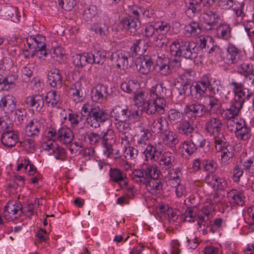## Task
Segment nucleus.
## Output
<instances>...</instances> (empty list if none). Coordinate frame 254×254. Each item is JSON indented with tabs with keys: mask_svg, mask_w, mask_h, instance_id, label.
<instances>
[{
	"mask_svg": "<svg viewBox=\"0 0 254 254\" xmlns=\"http://www.w3.org/2000/svg\"><path fill=\"white\" fill-rule=\"evenodd\" d=\"M164 91V88L161 83L151 87L150 90L151 99L143 107L144 111L147 114L153 115L156 113L163 114L165 113L166 103L163 97Z\"/></svg>",
	"mask_w": 254,
	"mask_h": 254,
	"instance_id": "nucleus-1",
	"label": "nucleus"
},
{
	"mask_svg": "<svg viewBox=\"0 0 254 254\" xmlns=\"http://www.w3.org/2000/svg\"><path fill=\"white\" fill-rule=\"evenodd\" d=\"M180 65V61L179 59H175L170 61L168 58L162 55L158 56L155 67L158 73L163 75H167L172 72L173 67Z\"/></svg>",
	"mask_w": 254,
	"mask_h": 254,
	"instance_id": "nucleus-2",
	"label": "nucleus"
},
{
	"mask_svg": "<svg viewBox=\"0 0 254 254\" xmlns=\"http://www.w3.org/2000/svg\"><path fill=\"white\" fill-rule=\"evenodd\" d=\"M205 130L209 135L213 136L214 143L218 141L223 142L225 139L221 132L222 123L217 118L209 119L205 124Z\"/></svg>",
	"mask_w": 254,
	"mask_h": 254,
	"instance_id": "nucleus-3",
	"label": "nucleus"
},
{
	"mask_svg": "<svg viewBox=\"0 0 254 254\" xmlns=\"http://www.w3.org/2000/svg\"><path fill=\"white\" fill-rule=\"evenodd\" d=\"M156 36L154 37L153 43L158 47H162L167 43L165 35L170 31L171 26L167 22L158 21L154 23Z\"/></svg>",
	"mask_w": 254,
	"mask_h": 254,
	"instance_id": "nucleus-4",
	"label": "nucleus"
},
{
	"mask_svg": "<svg viewBox=\"0 0 254 254\" xmlns=\"http://www.w3.org/2000/svg\"><path fill=\"white\" fill-rule=\"evenodd\" d=\"M48 137L51 140H58L63 144H67L72 142L74 135L72 130L68 127H61L57 131L53 128L48 132Z\"/></svg>",
	"mask_w": 254,
	"mask_h": 254,
	"instance_id": "nucleus-5",
	"label": "nucleus"
},
{
	"mask_svg": "<svg viewBox=\"0 0 254 254\" xmlns=\"http://www.w3.org/2000/svg\"><path fill=\"white\" fill-rule=\"evenodd\" d=\"M205 143V141L202 135L198 132H195L190 135V141L187 140L183 142L181 144L180 147L184 154L186 153L187 155H190L196 149L195 143L203 147Z\"/></svg>",
	"mask_w": 254,
	"mask_h": 254,
	"instance_id": "nucleus-6",
	"label": "nucleus"
},
{
	"mask_svg": "<svg viewBox=\"0 0 254 254\" xmlns=\"http://www.w3.org/2000/svg\"><path fill=\"white\" fill-rule=\"evenodd\" d=\"M214 144L216 151L221 152V163L224 165L230 164L232 161L234 154L232 147L226 144L225 139L223 140V142L218 141Z\"/></svg>",
	"mask_w": 254,
	"mask_h": 254,
	"instance_id": "nucleus-7",
	"label": "nucleus"
},
{
	"mask_svg": "<svg viewBox=\"0 0 254 254\" xmlns=\"http://www.w3.org/2000/svg\"><path fill=\"white\" fill-rule=\"evenodd\" d=\"M23 212L21 204L19 202L9 201L4 207L3 216L7 220H14Z\"/></svg>",
	"mask_w": 254,
	"mask_h": 254,
	"instance_id": "nucleus-8",
	"label": "nucleus"
},
{
	"mask_svg": "<svg viewBox=\"0 0 254 254\" xmlns=\"http://www.w3.org/2000/svg\"><path fill=\"white\" fill-rule=\"evenodd\" d=\"M129 56L128 52L119 50L112 53L111 60L118 69L125 70L129 66L128 58Z\"/></svg>",
	"mask_w": 254,
	"mask_h": 254,
	"instance_id": "nucleus-9",
	"label": "nucleus"
},
{
	"mask_svg": "<svg viewBox=\"0 0 254 254\" xmlns=\"http://www.w3.org/2000/svg\"><path fill=\"white\" fill-rule=\"evenodd\" d=\"M240 52L232 44H228L226 52L221 54V58L226 64H232L237 63L240 60Z\"/></svg>",
	"mask_w": 254,
	"mask_h": 254,
	"instance_id": "nucleus-10",
	"label": "nucleus"
},
{
	"mask_svg": "<svg viewBox=\"0 0 254 254\" xmlns=\"http://www.w3.org/2000/svg\"><path fill=\"white\" fill-rule=\"evenodd\" d=\"M43 148L49 154H53L57 159H63L64 158L65 150L54 140H49L45 142L43 145Z\"/></svg>",
	"mask_w": 254,
	"mask_h": 254,
	"instance_id": "nucleus-11",
	"label": "nucleus"
},
{
	"mask_svg": "<svg viewBox=\"0 0 254 254\" xmlns=\"http://www.w3.org/2000/svg\"><path fill=\"white\" fill-rule=\"evenodd\" d=\"M107 119V115L102 109L93 108L90 112L89 120L90 126L94 128L100 126L101 123L104 122ZM89 123V121H88Z\"/></svg>",
	"mask_w": 254,
	"mask_h": 254,
	"instance_id": "nucleus-12",
	"label": "nucleus"
},
{
	"mask_svg": "<svg viewBox=\"0 0 254 254\" xmlns=\"http://www.w3.org/2000/svg\"><path fill=\"white\" fill-rule=\"evenodd\" d=\"M235 134L238 139L248 140L251 136V128L245 125V122L243 120L235 123Z\"/></svg>",
	"mask_w": 254,
	"mask_h": 254,
	"instance_id": "nucleus-13",
	"label": "nucleus"
},
{
	"mask_svg": "<svg viewBox=\"0 0 254 254\" xmlns=\"http://www.w3.org/2000/svg\"><path fill=\"white\" fill-rule=\"evenodd\" d=\"M136 137L137 139L136 146L143 151L145 147L149 145L148 141L152 137V133L148 129L140 128Z\"/></svg>",
	"mask_w": 254,
	"mask_h": 254,
	"instance_id": "nucleus-14",
	"label": "nucleus"
},
{
	"mask_svg": "<svg viewBox=\"0 0 254 254\" xmlns=\"http://www.w3.org/2000/svg\"><path fill=\"white\" fill-rule=\"evenodd\" d=\"M30 40L34 42V45L35 49V55L40 60H43L47 56V53L46 51V44L45 39L40 36L34 38H30Z\"/></svg>",
	"mask_w": 254,
	"mask_h": 254,
	"instance_id": "nucleus-15",
	"label": "nucleus"
},
{
	"mask_svg": "<svg viewBox=\"0 0 254 254\" xmlns=\"http://www.w3.org/2000/svg\"><path fill=\"white\" fill-rule=\"evenodd\" d=\"M150 130L156 134L162 133L167 131L168 123L163 117H158L149 122Z\"/></svg>",
	"mask_w": 254,
	"mask_h": 254,
	"instance_id": "nucleus-16",
	"label": "nucleus"
},
{
	"mask_svg": "<svg viewBox=\"0 0 254 254\" xmlns=\"http://www.w3.org/2000/svg\"><path fill=\"white\" fill-rule=\"evenodd\" d=\"M108 96L107 87L103 84L97 85L91 92V99L97 103H103Z\"/></svg>",
	"mask_w": 254,
	"mask_h": 254,
	"instance_id": "nucleus-17",
	"label": "nucleus"
},
{
	"mask_svg": "<svg viewBox=\"0 0 254 254\" xmlns=\"http://www.w3.org/2000/svg\"><path fill=\"white\" fill-rule=\"evenodd\" d=\"M0 107L6 113L13 112L16 108L15 98L10 94L4 96L0 101Z\"/></svg>",
	"mask_w": 254,
	"mask_h": 254,
	"instance_id": "nucleus-18",
	"label": "nucleus"
},
{
	"mask_svg": "<svg viewBox=\"0 0 254 254\" xmlns=\"http://www.w3.org/2000/svg\"><path fill=\"white\" fill-rule=\"evenodd\" d=\"M143 153L146 160L156 162L159 160L162 154V150L157 146L149 144L145 148Z\"/></svg>",
	"mask_w": 254,
	"mask_h": 254,
	"instance_id": "nucleus-19",
	"label": "nucleus"
},
{
	"mask_svg": "<svg viewBox=\"0 0 254 254\" xmlns=\"http://www.w3.org/2000/svg\"><path fill=\"white\" fill-rule=\"evenodd\" d=\"M130 115V112L127 107L120 106L115 107L111 112V116L115 120L119 121H126Z\"/></svg>",
	"mask_w": 254,
	"mask_h": 254,
	"instance_id": "nucleus-20",
	"label": "nucleus"
},
{
	"mask_svg": "<svg viewBox=\"0 0 254 254\" xmlns=\"http://www.w3.org/2000/svg\"><path fill=\"white\" fill-rule=\"evenodd\" d=\"M18 140L17 134L10 130L4 131L1 136V143L5 147L8 148L15 146Z\"/></svg>",
	"mask_w": 254,
	"mask_h": 254,
	"instance_id": "nucleus-21",
	"label": "nucleus"
},
{
	"mask_svg": "<svg viewBox=\"0 0 254 254\" xmlns=\"http://www.w3.org/2000/svg\"><path fill=\"white\" fill-rule=\"evenodd\" d=\"M209 85L210 81L206 76H203L201 79L196 82L194 85L196 97L199 98L204 96Z\"/></svg>",
	"mask_w": 254,
	"mask_h": 254,
	"instance_id": "nucleus-22",
	"label": "nucleus"
},
{
	"mask_svg": "<svg viewBox=\"0 0 254 254\" xmlns=\"http://www.w3.org/2000/svg\"><path fill=\"white\" fill-rule=\"evenodd\" d=\"M48 80L53 87H61L63 83V78L60 70L57 68L51 69L48 74Z\"/></svg>",
	"mask_w": 254,
	"mask_h": 254,
	"instance_id": "nucleus-23",
	"label": "nucleus"
},
{
	"mask_svg": "<svg viewBox=\"0 0 254 254\" xmlns=\"http://www.w3.org/2000/svg\"><path fill=\"white\" fill-rule=\"evenodd\" d=\"M138 71L144 74H146L152 71L153 69V62L152 59L148 57H144L138 62L137 65Z\"/></svg>",
	"mask_w": 254,
	"mask_h": 254,
	"instance_id": "nucleus-24",
	"label": "nucleus"
},
{
	"mask_svg": "<svg viewBox=\"0 0 254 254\" xmlns=\"http://www.w3.org/2000/svg\"><path fill=\"white\" fill-rule=\"evenodd\" d=\"M161 139L162 142L169 147L172 148L179 142L177 134L172 131H166L162 133Z\"/></svg>",
	"mask_w": 254,
	"mask_h": 254,
	"instance_id": "nucleus-25",
	"label": "nucleus"
},
{
	"mask_svg": "<svg viewBox=\"0 0 254 254\" xmlns=\"http://www.w3.org/2000/svg\"><path fill=\"white\" fill-rule=\"evenodd\" d=\"M139 87V82L135 79H126L121 85V89L127 93H135Z\"/></svg>",
	"mask_w": 254,
	"mask_h": 254,
	"instance_id": "nucleus-26",
	"label": "nucleus"
},
{
	"mask_svg": "<svg viewBox=\"0 0 254 254\" xmlns=\"http://www.w3.org/2000/svg\"><path fill=\"white\" fill-rule=\"evenodd\" d=\"M26 104L30 107L35 108L37 111H40L44 105V98L42 95L36 94L29 96L26 98Z\"/></svg>",
	"mask_w": 254,
	"mask_h": 254,
	"instance_id": "nucleus-27",
	"label": "nucleus"
},
{
	"mask_svg": "<svg viewBox=\"0 0 254 254\" xmlns=\"http://www.w3.org/2000/svg\"><path fill=\"white\" fill-rule=\"evenodd\" d=\"M182 48L181 56L191 60L197 57L196 49L193 43L185 41Z\"/></svg>",
	"mask_w": 254,
	"mask_h": 254,
	"instance_id": "nucleus-28",
	"label": "nucleus"
},
{
	"mask_svg": "<svg viewBox=\"0 0 254 254\" xmlns=\"http://www.w3.org/2000/svg\"><path fill=\"white\" fill-rule=\"evenodd\" d=\"M123 28L129 31L130 33H134L139 27L140 22L137 18H133L132 16H129L124 19L122 22Z\"/></svg>",
	"mask_w": 254,
	"mask_h": 254,
	"instance_id": "nucleus-29",
	"label": "nucleus"
},
{
	"mask_svg": "<svg viewBox=\"0 0 254 254\" xmlns=\"http://www.w3.org/2000/svg\"><path fill=\"white\" fill-rule=\"evenodd\" d=\"M217 35L219 38L228 40L231 37V27L226 23H222L216 28Z\"/></svg>",
	"mask_w": 254,
	"mask_h": 254,
	"instance_id": "nucleus-30",
	"label": "nucleus"
},
{
	"mask_svg": "<svg viewBox=\"0 0 254 254\" xmlns=\"http://www.w3.org/2000/svg\"><path fill=\"white\" fill-rule=\"evenodd\" d=\"M229 200L236 204L242 206L244 204L245 197L243 191L232 190L228 193Z\"/></svg>",
	"mask_w": 254,
	"mask_h": 254,
	"instance_id": "nucleus-31",
	"label": "nucleus"
},
{
	"mask_svg": "<svg viewBox=\"0 0 254 254\" xmlns=\"http://www.w3.org/2000/svg\"><path fill=\"white\" fill-rule=\"evenodd\" d=\"M174 161L173 154L169 151L163 153L159 161V164L163 170H166L171 168Z\"/></svg>",
	"mask_w": 254,
	"mask_h": 254,
	"instance_id": "nucleus-32",
	"label": "nucleus"
},
{
	"mask_svg": "<svg viewBox=\"0 0 254 254\" xmlns=\"http://www.w3.org/2000/svg\"><path fill=\"white\" fill-rule=\"evenodd\" d=\"M40 127V125L37 120H31L25 127V130L26 135L29 137L38 135Z\"/></svg>",
	"mask_w": 254,
	"mask_h": 254,
	"instance_id": "nucleus-33",
	"label": "nucleus"
},
{
	"mask_svg": "<svg viewBox=\"0 0 254 254\" xmlns=\"http://www.w3.org/2000/svg\"><path fill=\"white\" fill-rule=\"evenodd\" d=\"M157 211L165 216H167L170 221H175L178 219L177 211L170 208L167 205H159Z\"/></svg>",
	"mask_w": 254,
	"mask_h": 254,
	"instance_id": "nucleus-34",
	"label": "nucleus"
},
{
	"mask_svg": "<svg viewBox=\"0 0 254 254\" xmlns=\"http://www.w3.org/2000/svg\"><path fill=\"white\" fill-rule=\"evenodd\" d=\"M184 30L188 36L194 37L201 33V28L198 22L191 21L185 25Z\"/></svg>",
	"mask_w": 254,
	"mask_h": 254,
	"instance_id": "nucleus-35",
	"label": "nucleus"
},
{
	"mask_svg": "<svg viewBox=\"0 0 254 254\" xmlns=\"http://www.w3.org/2000/svg\"><path fill=\"white\" fill-rule=\"evenodd\" d=\"M182 173L179 168L170 170L168 175V183L171 187L176 186L181 182Z\"/></svg>",
	"mask_w": 254,
	"mask_h": 254,
	"instance_id": "nucleus-36",
	"label": "nucleus"
},
{
	"mask_svg": "<svg viewBox=\"0 0 254 254\" xmlns=\"http://www.w3.org/2000/svg\"><path fill=\"white\" fill-rule=\"evenodd\" d=\"M242 108V105L234 102L228 109L224 111L223 113L224 117L229 120L235 118L239 115Z\"/></svg>",
	"mask_w": 254,
	"mask_h": 254,
	"instance_id": "nucleus-37",
	"label": "nucleus"
},
{
	"mask_svg": "<svg viewBox=\"0 0 254 254\" xmlns=\"http://www.w3.org/2000/svg\"><path fill=\"white\" fill-rule=\"evenodd\" d=\"M17 80V77L10 74L3 79L0 78V90L7 91L13 87Z\"/></svg>",
	"mask_w": 254,
	"mask_h": 254,
	"instance_id": "nucleus-38",
	"label": "nucleus"
},
{
	"mask_svg": "<svg viewBox=\"0 0 254 254\" xmlns=\"http://www.w3.org/2000/svg\"><path fill=\"white\" fill-rule=\"evenodd\" d=\"M89 64H102L106 59V53L104 51H97L94 54L89 53Z\"/></svg>",
	"mask_w": 254,
	"mask_h": 254,
	"instance_id": "nucleus-39",
	"label": "nucleus"
},
{
	"mask_svg": "<svg viewBox=\"0 0 254 254\" xmlns=\"http://www.w3.org/2000/svg\"><path fill=\"white\" fill-rule=\"evenodd\" d=\"M204 24L209 26L207 29L211 30L218 22L219 17L217 14L212 11H208L203 15Z\"/></svg>",
	"mask_w": 254,
	"mask_h": 254,
	"instance_id": "nucleus-40",
	"label": "nucleus"
},
{
	"mask_svg": "<svg viewBox=\"0 0 254 254\" xmlns=\"http://www.w3.org/2000/svg\"><path fill=\"white\" fill-rule=\"evenodd\" d=\"M185 41L181 39H176L173 42L170 46L171 54L175 57H180L182 54V47H184Z\"/></svg>",
	"mask_w": 254,
	"mask_h": 254,
	"instance_id": "nucleus-41",
	"label": "nucleus"
},
{
	"mask_svg": "<svg viewBox=\"0 0 254 254\" xmlns=\"http://www.w3.org/2000/svg\"><path fill=\"white\" fill-rule=\"evenodd\" d=\"M188 110L195 116L201 117L205 113L206 110L203 105L194 102L187 107Z\"/></svg>",
	"mask_w": 254,
	"mask_h": 254,
	"instance_id": "nucleus-42",
	"label": "nucleus"
},
{
	"mask_svg": "<svg viewBox=\"0 0 254 254\" xmlns=\"http://www.w3.org/2000/svg\"><path fill=\"white\" fill-rule=\"evenodd\" d=\"M197 225L198 226V229L199 231H202L203 234L206 233L208 230L211 231L212 233L214 232V231L210 227L211 221L209 220L208 217L206 218L203 216H198Z\"/></svg>",
	"mask_w": 254,
	"mask_h": 254,
	"instance_id": "nucleus-43",
	"label": "nucleus"
},
{
	"mask_svg": "<svg viewBox=\"0 0 254 254\" xmlns=\"http://www.w3.org/2000/svg\"><path fill=\"white\" fill-rule=\"evenodd\" d=\"M147 46L144 40L139 39L136 40L130 47V50L135 55H142L144 54L147 49Z\"/></svg>",
	"mask_w": 254,
	"mask_h": 254,
	"instance_id": "nucleus-44",
	"label": "nucleus"
},
{
	"mask_svg": "<svg viewBox=\"0 0 254 254\" xmlns=\"http://www.w3.org/2000/svg\"><path fill=\"white\" fill-rule=\"evenodd\" d=\"M73 63L77 67H83L89 64V53L77 54L73 56Z\"/></svg>",
	"mask_w": 254,
	"mask_h": 254,
	"instance_id": "nucleus-45",
	"label": "nucleus"
},
{
	"mask_svg": "<svg viewBox=\"0 0 254 254\" xmlns=\"http://www.w3.org/2000/svg\"><path fill=\"white\" fill-rule=\"evenodd\" d=\"M60 95L56 90H50L46 94V101L49 106L55 107L60 102Z\"/></svg>",
	"mask_w": 254,
	"mask_h": 254,
	"instance_id": "nucleus-46",
	"label": "nucleus"
},
{
	"mask_svg": "<svg viewBox=\"0 0 254 254\" xmlns=\"http://www.w3.org/2000/svg\"><path fill=\"white\" fill-rule=\"evenodd\" d=\"M21 147L28 153H32L35 151L36 144L34 139L31 137L26 136L20 142Z\"/></svg>",
	"mask_w": 254,
	"mask_h": 254,
	"instance_id": "nucleus-47",
	"label": "nucleus"
},
{
	"mask_svg": "<svg viewBox=\"0 0 254 254\" xmlns=\"http://www.w3.org/2000/svg\"><path fill=\"white\" fill-rule=\"evenodd\" d=\"M178 131L182 134L188 135H192L194 132V128L192 124L187 121H184L180 123L178 128Z\"/></svg>",
	"mask_w": 254,
	"mask_h": 254,
	"instance_id": "nucleus-48",
	"label": "nucleus"
},
{
	"mask_svg": "<svg viewBox=\"0 0 254 254\" xmlns=\"http://www.w3.org/2000/svg\"><path fill=\"white\" fill-rule=\"evenodd\" d=\"M145 176L146 178L152 179H157L160 174V171L155 164H147L144 166Z\"/></svg>",
	"mask_w": 254,
	"mask_h": 254,
	"instance_id": "nucleus-49",
	"label": "nucleus"
},
{
	"mask_svg": "<svg viewBox=\"0 0 254 254\" xmlns=\"http://www.w3.org/2000/svg\"><path fill=\"white\" fill-rule=\"evenodd\" d=\"M110 176L112 180L115 182L120 183L123 181L124 185L126 186L127 184L126 176L118 169H111Z\"/></svg>",
	"mask_w": 254,
	"mask_h": 254,
	"instance_id": "nucleus-50",
	"label": "nucleus"
},
{
	"mask_svg": "<svg viewBox=\"0 0 254 254\" xmlns=\"http://www.w3.org/2000/svg\"><path fill=\"white\" fill-rule=\"evenodd\" d=\"M147 190L151 193H156L162 189V185L157 179H151L146 184Z\"/></svg>",
	"mask_w": 254,
	"mask_h": 254,
	"instance_id": "nucleus-51",
	"label": "nucleus"
},
{
	"mask_svg": "<svg viewBox=\"0 0 254 254\" xmlns=\"http://www.w3.org/2000/svg\"><path fill=\"white\" fill-rule=\"evenodd\" d=\"M81 83L80 82H76L75 84V89L71 88V91L72 95V99L75 102H79L82 101L83 96V92L80 88Z\"/></svg>",
	"mask_w": 254,
	"mask_h": 254,
	"instance_id": "nucleus-52",
	"label": "nucleus"
},
{
	"mask_svg": "<svg viewBox=\"0 0 254 254\" xmlns=\"http://www.w3.org/2000/svg\"><path fill=\"white\" fill-rule=\"evenodd\" d=\"M27 45L23 50L22 55L25 58H32L35 55V49L34 42L30 40V38L27 39Z\"/></svg>",
	"mask_w": 254,
	"mask_h": 254,
	"instance_id": "nucleus-53",
	"label": "nucleus"
},
{
	"mask_svg": "<svg viewBox=\"0 0 254 254\" xmlns=\"http://www.w3.org/2000/svg\"><path fill=\"white\" fill-rule=\"evenodd\" d=\"M200 47L202 48H210L209 52L213 51V39L211 36H201L200 37Z\"/></svg>",
	"mask_w": 254,
	"mask_h": 254,
	"instance_id": "nucleus-54",
	"label": "nucleus"
},
{
	"mask_svg": "<svg viewBox=\"0 0 254 254\" xmlns=\"http://www.w3.org/2000/svg\"><path fill=\"white\" fill-rule=\"evenodd\" d=\"M208 105L209 106V111L213 114L217 113L222 107V104L220 101L213 97H210Z\"/></svg>",
	"mask_w": 254,
	"mask_h": 254,
	"instance_id": "nucleus-55",
	"label": "nucleus"
},
{
	"mask_svg": "<svg viewBox=\"0 0 254 254\" xmlns=\"http://www.w3.org/2000/svg\"><path fill=\"white\" fill-rule=\"evenodd\" d=\"M109 26L104 24L95 25L93 29L94 31L102 37H107L109 34Z\"/></svg>",
	"mask_w": 254,
	"mask_h": 254,
	"instance_id": "nucleus-56",
	"label": "nucleus"
},
{
	"mask_svg": "<svg viewBox=\"0 0 254 254\" xmlns=\"http://www.w3.org/2000/svg\"><path fill=\"white\" fill-rule=\"evenodd\" d=\"M237 71L238 73L246 77L253 72V66L248 63H244L238 66Z\"/></svg>",
	"mask_w": 254,
	"mask_h": 254,
	"instance_id": "nucleus-57",
	"label": "nucleus"
},
{
	"mask_svg": "<svg viewBox=\"0 0 254 254\" xmlns=\"http://www.w3.org/2000/svg\"><path fill=\"white\" fill-rule=\"evenodd\" d=\"M229 85L232 87V90L235 95L234 98H237L239 95L245 90L244 87V84L242 82H237L236 81H232L229 83Z\"/></svg>",
	"mask_w": 254,
	"mask_h": 254,
	"instance_id": "nucleus-58",
	"label": "nucleus"
},
{
	"mask_svg": "<svg viewBox=\"0 0 254 254\" xmlns=\"http://www.w3.org/2000/svg\"><path fill=\"white\" fill-rule=\"evenodd\" d=\"M133 101L135 106L137 107H141L144 105L146 101V95L145 93L142 91L134 93Z\"/></svg>",
	"mask_w": 254,
	"mask_h": 254,
	"instance_id": "nucleus-59",
	"label": "nucleus"
},
{
	"mask_svg": "<svg viewBox=\"0 0 254 254\" xmlns=\"http://www.w3.org/2000/svg\"><path fill=\"white\" fill-rule=\"evenodd\" d=\"M183 118L182 113L176 109H171L168 113V119L171 122L178 123Z\"/></svg>",
	"mask_w": 254,
	"mask_h": 254,
	"instance_id": "nucleus-60",
	"label": "nucleus"
},
{
	"mask_svg": "<svg viewBox=\"0 0 254 254\" xmlns=\"http://www.w3.org/2000/svg\"><path fill=\"white\" fill-rule=\"evenodd\" d=\"M252 92L250 91L249 89L246 88L242 93L237 97V98H234L235 102L239 104H241L243 107L244 103L246 100H248L251 97Z\"/></svg>",
	"mask_w": 254,
	"mask_h": 254,
	"instance_id": "nucleus-61",
	"label": "nucleus"
},
{
	"mask_svg": "<svg viewBox=\"0 0 254 254\" xmlns=\"http://www.w3.org/2000/svg\"><path fill=\"white\" fill-rule=\"evenodd\" d=\"M244 169L251 174H254V156L249 157L243 162Z\"/></svg>",
	"mask_w": 254,
	"mask_h": 254,
	"instance_id": "nucleus-62",
	"label": "nucleus"
},
{
	"mask_svg": "<svg viewBox=\"0 0 254 254\" xmlns=\"http://www.w3.org/2000/svg\"><path fill=\"white\" fill-rule=\"evenodd\" d=\"M138 154V150L130 146L125 147L124 156L127 159H132L136 158Z\"/></svg>",
	"mask_w": 254,
	"mask_h": 254,
	"instance_id": "nucleus-63",
	"label": "nucleus"
},
{
	"mask_svg": "<svg viewBox=\"0 0 254 254\" xmlns=\"http://www.w3.org/2000/svg\"><path fill=\"white\" fill-rule=\"evenodd\" d=\"M244 25L251 40H254V21H248Z\"/></svg>",
	"mask_w": 254,
	"mask_h": 254,
	"instance_id": "nucleus-64",
	"label": "nucleus"
}]
</instances>
